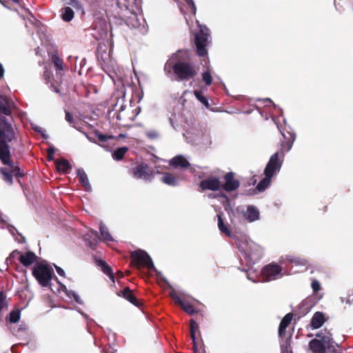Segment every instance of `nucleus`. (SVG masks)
Masks as SVG:
<instances>
[{
  "label": "nucleus",
  "mask_w": 353,
  "mask_h": 353,
  "mask_svg": "<svg viewBox=\"0 0 353 353\" xmlns=\"http://www.w3.org/2000/svg\"><path fill=\"white\" fill-rule=\"evenodd\" d=\"M15 139L16 134L14 130L0 138V161L3 165H8L11 169L10 170L6 167L0 168V174L3 180L9 185H12L13 176H15L21 184L19 178L24 176L23 172L14 164L12 159L10 144Z\"/></svg>",
  "instance_id": "f257e3e1"
},
{
  "label": "nucleus",
  "mask_w": 353,
  "mask_h": 353,
  "mask_svg": "<svg viewBox=\"0 0 353 353\" xmlns=\"http://www.w3.org/2000/svg\"><path fill=\"white\" fill-rule=\"evenodd\" d=\"M181 50L172 55L164 65V70L167 73L172 71L175 75V80L178 81H188L194 79L199 73V67L190 60L183 56Z\"/></svg>",
  "instance_id": "f03ea898"
},
{
  "label": "nucleus",
  "mask_w": 353,
  "mask_h": 353,
  "mask_svg": "<svg viewBox=\"0 0 353 353\" xmlns=\"http://www.w3.org/2000/svg\"><path fill=\"white\" fill-rule=\"evenodd\" d=\"M288 134L289 137H286L285 135L283 134L285 141H283L281 145L280 152H276L270 157V160L264 169L263 173L265 176H268V177H273L277 172L280 171L283 164L282 159L285 154V152L290 150L295 140L294 134Z\"/></svg>",
  "instance_id": "7ed1b4c3"
},
{
  "label": "nucleus",
  "mask_w": 353,
  "mask_h": 353,
  "mask_svg": "<svg viewBox=\"0 0 353 353\" xmlns=\"http://www.w3.org/2000/svg\"><path fill=\"white\" fill-rule=\"evenodd\" d=\"M114 108L117 111V119L119 121V125L123 127H130L131 123L135 120L141 112V108L139 106L134 109L127 108L124 105L123 98L117 99Z\"/></svg>",
  "instance_id": "20e7f679"
},
{
  "label": "nucleus",
  "mask_w": 353,
  "mask_h": 353,
  "mask_svg": "<svg viewBox=\"0 0 353 353\" xmlns=\"http://www.w3.org/2000/svg\"><path fill=\"white\" fill-rule=\"evenodd\" d=\"M32 275L42 287L51 286L54 270L46 263H37L32 268Z\"/></svg>",
  "instance_id": "39448f33"
},
{
  "label": "nucleus",
  "mask_w": 353,
  "mask_h": 353,
  "mask_svg": "<svg viewBox=\"0 0 353 353\" xmlns=\"http://www.w3.org/2000/svg\"><path fill=\"white\" fill-rule=\"evenodd\" d=\"M320 339H312L308 344L310 350L312 353H327L333 349L334 343L332 334L328 332L327 335L321 336L320 333L316 334Z\"/></svg>",
  "instance_id": "423d86ee"
},
{
  "label": "nucleus",
  "mask_w": 353,
  "mask_h": 353,
  "mask_svg": "<svg viewBox=\"0 0 353 353\" xmlns=\"http://www.w3.org/2000/svg\"><path fill=\"white\" fill-rule=\"evenodd\" d=\"M130 265L137 269L146 268L148 270L154 269L152 260L150 255L141 249L134 250L130 253Z\"/></svg>",
  "instance_id": "0eeeda50"
},
{
  "label": "nucleus",
  "mask_w": 353,
  "mask_h": 353,
  "mask_svg": "<svg viewBox=\"0 0 353 353\" xmlns=\"http://www.w3.org/2000/svg\"><path fill=\"white\" fill-rule=\"evenodd\" d=\"M210 30L205 26H200L199 30L194 35V45L198 56L203 57L208 54L207 47L210 43Z\"/></svg>",
  "instance_id": "6e6552de"
},
{
  "label": "nucleus",
  "mask_w": 353,
  "mask_h": 353,
  "mask_svg": "<svg viewBox=\"0 0 353 353\" xmlns=\"http://www.w3.org/2000/svg\"><path fill=\"white\" fill-rule=\"evenodd\" d=\"M282 271V267L275 263L268 264L261 270L263 280L268 282L281 278L283 276Z\"/></svg>",
  "instance_id": "1a4fd4ad"
},
{
  "label": "nucleus",
  "mask_w": 353,
  "mask_h": 353,
  "mask_svg": "<svg viewBox=\"0 0 353 353\" xmlns=\"http://www.w3.org/2000/svg\"><path fill=\"white\" fill-rule=\"evenodd\" d=\"M130 173L137 179H143L144 181H151L153 178L154 172L150 166L142 162L130 170Z\"/></svg>",
  "instance_id": "9d476101"
},
{
  "label": "nucleus",
  "mask_w": 353,
  "mask_h": 353,
  "mask_svg": "<svg viewBox=\"0 0 353 353\" xmlns=\"http://www.w3.org/2000/svg\"><path fill=\"white\" fill-rule=\"evenodd\" d=\"M199 187L203 191H217L221 188V183L219 178L210 176L200 181Z\"/></svg>",
  "instance_id": "9b49d317"
},
{
  "label": "nucleus",
  "mask_w": 353,
  "mask_h": 353,
  "mask_svg": "<svg viewBox=\"0 0 353 353\" xmlns=\"http://www.w3.org/2000/svg\"><path fill=\"white\" fill-rule=\"evenodd\" d=\"M235 174L229 172L223 176L225 183L221 188L226 192H232L237 190L240 186V181L234 178Z\"/></svg>",
  "instance_id": "f8f14e48"
},
{
  "label": "nucleus",
  "mask_w": 353,
  "mask_h": 353,
  "mask_svg": "<svg viewBox=\"0 0 353 353\" xmlns=\"http://www.w3.org/2000/svg\"><path fill=\"white\" fill-rule=\"evenodd\" d=\"M118 296H122L125 299L128 300L132 304L137 307L142 305L141 301L135 296L132 290L128 287L124 288L123 290L117 292Z\"/></svg>",
  "instance_id": "ddd939ff"
},
{
  "label": "nucleus",
  "mask_w": 353,
  "mask_h": 353,
  "mask_svg": "<svg viewBox=\"0 0 353 353\" xmlns=\"http://www.w3.org/2000/svg\"><path fill=\"white\" fill-rule=\"evenodd\" d=\"M39 257L32 251H27L20 254L19 261L25 267H29L34 263Z\"/></svg>",
  "instance_id": "4468645a"
},
{
  "label": "nucleus",
  "mask_w": 353,
  "mask_h": 353,
  "mask_svg": "<svg viewBox=\"0 0 353 353\" xmlns=\"http://www.w3.org/2000/svg\"><path fill=\"white\" fill-rule=\"evenodd\" d=\"M325 321V318L323 312H316L312 317L310 326L312 329L320 328Z\"/></svg>",
  "instance_id": "2eb2a0df"
},
{
  "label": "nucleus",
  "mask_w": 353,
  "mask_h": 353,
  "mask_svg": "<svg viewBox=\"0 0 353 353\" xmlns=\"http://www.w3.org/2000/svg\"><path fill=\"white\" fill-rule=\"evenodd\" d=\"M292 318V313H288L282 319L279 327V334L281 337L285 336V330L290 324Z\"/></svg>",
  "instance_id": "dca6fc26"
},
{
  "label": "nucleus",
  "mask_w": 353,
  "mask_h": 353,
  "mask_svg": "<svg viewBox=\"0 0 353 353\" xmlns=\"http://www.w3.org/2000/svg\"><path fill=\"white\" fill-rule=\"evenodd\" d=\"M96 263L99 267L101 268L102 272L106 274L113 283H114V275L112 268L102 259L97 260Z\"/></svg>",
  "instance_id": "f3484780"
},
{
  "label": "nucleus",
  "mask_w": 353,
  "mask_h": 353,
  "mask_svg": "<svg viewBox=\"0 0 353 353\" xmlns=\"http://www.w3.org/2000/svg\"><path fill=\"white\" fill-rule=\"evenodd\" d=\"M11 101L3 95H0V111L5 115L9 116L12 114Z\"/></svg>",
  "instance_id": "a211bd4d"
},
{
  "label": "nucleus",
  "mask_w": 353,
  "mask_h": 353,
  "mask_svg": "<svg viewBox=\"0 0 353 353\" xmlns=\"http://www.w3.org/2000/svg\"><path fill=\"white\" fill-rule=\"evenodd\" d=\"M13 130L12 124L8 119L3 116H0V138Z\"/></svg>",
  "instance_id": "6ab92c4d"
},
{
  "label": "nucleus",
  "mask_w": 353,
  "mask_h": 353,
  "mask_svg": "<svg viewBox=\"0 0 353 353\" xmlns=\"http://www.w3.org/2000/svg\"><path fill=\"white\" fill-rule=\"evenodd\" d=\"M87 245L92 249L95 250L99 240V234L97 231H91L90 234H88L84 238Z\"/></svg>",
  "instance_id": "aec40b11"
},
{
  "label": "nucleus",
  "mask_w": 353,
  "mask_h": 353,
  "mask_svg": "<svg viewBox=\"0 0 353 353\" xmlns=\"http://www.w3.org/2000/svg\"><path fill=\"white\" fill-rule=\"evenodd\" d=\"M190 338L192 341V344H193L192 348L195 350L196 353H197L198 350H197V342L196 341V332L197 330H199V325L193 319L190 320Z\"/></svg>",
  "instance_id": "412c9836"
},
{
  "label": "nucleus",
  "mask_w": 353,
  "mask_h": 353,
  "mask_svg": "<svg viewBox=\"0 0 353 353\" xmlns=\"http://www.w3.org/2000/svg\"><path fill=\"white\" fill-rule=\"evenodd\" d=\"M55 164L57 171L63 174L68 173L72 168L68 161L65 159L57 160Z\"/></svg>",
  "instance_id": "4be33fe9"
},
{
  "label": "nucleus",
  "mask_w": 353,
  "mask_h": 353,
  "mask_svg": "<svg viewBox=\"0 0 353 353\" xmlns=\"http://www.w3.org/2000/svg\"><path fill=\"white\" fill-rule=\"evenodd\" d=\"M170 164L174 168L181 167L182 168H187L190 166L188 161L182 156H177L172 158Z\"/></svg>",
  "instance_id": "5701e85b"
},
{
  "label": "nucleus",
  "mask_w": 353,
  "mask_h": 353,
  "mask_svg": "<svg viewBox=\"0 0 353 353\" xmlns=\"http://www.w3.org/2000/svg\"><path fill=\"white\" fill-rule=\"evenodd\" d=\"M51 61L55 67L57 74H61V71L63 70V61L59 57L57 52L52 54Z\"/></svg>",
  "instance_id": "b1692460"
},
{
  "label": "nucleus",
  "mask_w": 353,
  "mask_h": 353,
  "mask_svg": "<svg viewBox=\"0 0 353 353\" xmlns=\"http://www.w3.org/2000/svg\"><path fill=\"white\" fill-rule=\"evenodd\" d=\"M245 216H246V218L250 222H252L259 219V212L255 207L250 205L247 208V212L245 214Z\"/></svg>",
  "instance_id": "393cba45"
},
{
  "label": "nucleus",
  "mask_w": 353,
  "mask_h": 353,
  "mask_svg": "<svg viewBox=\"0 0 353 353\" xmlns=\"http://www.w3.org/2000/svg\"><path fill=\"white\" fill-rule=\"evenodd\" d=\"M77 176L80 183L84 187V188L86 190H90L91 186L89 183L88 177L83 169L77 170Z\"/></svg>",
  "instance_id": "a878e982"
},
{
  "label": "nucleus",
  "mask_w": 353,
  "mask_h": 353,
  "mask_svg": "<svg viewBox=\"0 0 353 353\" xmlns=\"http://www.w3.org/2000/svg\"><path fill=\"white\" fill-rule=\"evenodd\" d=\"M178 178L173 174L165 172L163 174V176L161 179V181L168 185L176 186Z\"/></svg>",
  "instance_id": "bb28decb"
},
{
  "label": "nucleus",
  "mask_w": 353,
  "mask_h": 353,
  "mask_svg": "<svg viewBox=\"0 0 353 353\" xmlns=\"http://www.w3.org/2000/svg\"><path fill=\"white\" fill-rule=\"evenodd\" d=\"M74 17V12L70 7H65L61 10V17L65 22L71 21Z\"/></svg>",
  "instance_id": "cd10ccee"
},
{
  "label": "nucleus",
  "mask_w": 353,
  "mask_h": 353,
  "mask_svg": "<svg viewBox=\"0 0 353 353\" xmlns=\"http://www.w3.org/2000/svg\"><path fill=\"white\" fill-rule=\"evenodd\" d=\"M222 216H223V214L222 213H219L217 214V219H218V228L219 229V230L225 234L226 236H231V231L229 229L228 226H227L224 222H223V219L222 218Z\"/></svg>",
  "instance_id": "c85d7f7f"
},
{
  "label": "nucleus",
  "mask_w": 353,
  "mask_h": 353,
  "mask_svg": "<svg viewBox=\"0 0 353 353\" xmlns=\"http://www.w3.org/2000/svg\"><path fill=\"white\" fill-rule=\"evenodd\" d=\"M99 231L104 241H113L114 239L109 232L108 228L102 223H100Z\"/></svg>",
  "instance_id": "c756f323"
},
{
  "label": "nucleus",
  "mask_w": 353,
  "mask_h": 353,
  "mask_svg": "<svg viewBox=\"0 0 353 353\" xmlns=\"http://www.w3.org/2000/svg\"><path fill=\"white\" fill-rule=\"evenodd\" d=\"M128 151L127 147L117 148L112 153V157L116 161H121L123 159L125 153Z\"/></svg>",
  "instance_id": "7c9ffc66"
},
{
  "label": "nucleus",
  "mask_w": 353,
  "mask_h": 353,
  "mask_svg": "<svg viewBox=\"0 0 353 353\" xmlns=\"http://www.w3.org/2000/svg\"><path fill=\"white\" fill-rule=\"evenodd\" d=\"M272 178V177H268V176H265V177L262 180H261L260 182L256 185V190L259 192L264 191L270 185Z\"/></svg>",
  "instance_id": "2f4dec72"
},
{
  "label": "nucleus",
  "mask_w": 353,
  "mask_h": 353,
  "mask_svg": "<svg viewBox=\"0 0 353 353\" xmlns=\"http://www.w3.org/2000/svg\"><path fill=\"white\" fill-rule=\"evenodd\" d=\"M180 307L184 312L190 315H192L196 312V310L194 307L193 305L188 301L184 300Z\"/></svg>",
  "instance_id": "473e14b6"
},
{
  "label": "nucleus",
  "mask_w": 353,
  "mask_h": 353,
  "mask_svg": "<svg viewBox=\"0 0 353 353\" xmlns=\"http://www.w3.org/2000/svg\"><path fill=\"white\" fill-rule=\"evenodd\" d=\"M194 94L196 99L199 101L203 105H205L207 108L210 107V104L208 99L203 94L201 90H194Z\"/></svg>",
  "instance_id": "72a5a7b5"
},
{
  "label": "nucleus",
  "mask_w": 353,
  "mask_h": 353,
  "mask_svg": "<svg viewBox=\"0 0 353 353\" xmlns=\"http://www.w3.org/2000/svg\"><path fill=\"white\" fill-rule=\"evenodd\" d=\"M21 317V310L18 308L12 310L8 316V321L11 323H17Z\"/></svg>",
  "instance_id": "f704fd0d"
},
{
  "label": "nucleus",
  "mask_w": 353,
  "mask_h": 353,
  "mask_svg": "<svg viewBox=\"0 0 353 353\" xmlns=\"http://www.w3.org/2000/svg\"><path fill=\"white\" fill-rule=\"evenodd\" d=\"M65 120L72 125L73 128L77 130L81 131V128L79 126V122L75 121L73 118V116L71 113L68 111H65Z\"/></svg>",
  "instance_id": "c9c22d12"
},
{
  "label": "nucleus",
  "mask_w": 353,
  "mask_h": 353,
  "mask_svg": "<svg viewBox=\"0 0 353 353\" xmlns=\"http://www.w3.org/2000/svg\"><path fill=\"white\" fill-rule=\"evenodd\" d=\"M21 254V252L18 250H13L9 255V256L6 259V264L11 265L14 263V260L17 259L19 260V256Z\"/></svg>",
  "instance_id": "e433bc0d"
},
{
  "label": "nucleus",
  "mask_w": 353,
  "mask_h": 353,
  "mask_svg": "<svg viewBox=\"0 0 353 353\" xmlns=\"http://www.w3.org/2000/svg\"><path fill=\"white\" fill-rule=\"evenodd\" d=\"M94 135L96 138L98 139L99 141H100L101 143H104V142L107 141L108 139H113L112 136L103 134L97 130L94 131Z\"/></svg>",
  "instance_id": "4c0bfd02"
},
{
  "label": "nucleus",
  "mask_w": 353,
  "mask_h": 353,
  "mask_svg": "<svg viewBox=\"0 0 353 353\" xmlns=\"http://www.w3.org/2000/svg\"><path fill=\"white\" fill-rule=\"evenodd\" d=\"M202 80L207 86H209L212 83V77L210 71H204L202 74Z\"/></svg>",
  "instance_id": "58836bf2"
},
{
  "label": "nucleus",
  "mask_w": 353,
  "mask_h": 353,
  "mask_svg": "<svg viewBox=\"0 0 353 353\" xmlns=\"http://www.w3.org/2000/svg\"><path fill=\"white\" fill-rule=\"evenodd\" d=\"M170 296L173 299L174 303L179 305V306L184 301L183 299H181L180 296L177 294V293L173 290H171L169 293Z\"/></svg>",
  "instance_id": "ea45409f"
},
{
  "label": "nucleus",
  "mask_w": 353,
  "mask_h": 353,
  "mask_svg": "<svg viewBox=\"0 0 353 353\" xmlns=\"http://www.w3.org/2000/svg\"><path fill=\"white\" fill-rule=\"evenodd\" d=\"M68 3L76 10L83 9L82 4L79 0H69V2Z\"/></svg>",
  "instance_id": "a19ab883"
},
{
  "label": "nucleus",
  "mask_w": 353,
  "mask_h": 353,
  "mask_svg": "<svg viewBox=\"0 0 353 353\" xmlns=\"http://www.w3.org/2000/svg\"><path fill=\"white\" fill-rule=\"evenodd\" d=\"M146 137L151 140L156 139L159 137V133L156 130H150L145 132Z\"/></svg>",
  "instance_id": "79ce46f5"
},
{
  "label": "nucleus",
  "mask_w": 353,
  "mask_h": 353,
  "mask_svg": "<svg viewBox=\"0 0 353 353\" xmlns=\"http://www.w3.org/2000/svg\"><path fill=\"white\" fill-rule=\"evenodd\" d=\"M311 287L314 292H318L321 289L320 283L316 279L312 280Z\"/></svg>",
  "instance_id": "37998d69"
},
{
  "label": "nucleus",
  "mask_w": 353,
  "mask_h": 353,
  "mask_svg": "<svg viewBox=\"0 0 353 353\" xmlns=\"http://www.w3.org/2000/svg\"><path fill=\"white\" fill-rule=\"evenodd\" d=\"M6 296L3 291H0V312L6 305Z\"/></svg>",
  "instance_id": "c03bdc74"
},
{
  "label": "nucleus",
  "mask_w": 353,
  "mask_h": 353,
  "mask_svg": "<svg viewBox=\"0 0 353 353\" xmlns=\"http://www.w3.org/2000/svg\"><path fill=\"white\" fill-rule=\"evenodd\" d=\"M43 79L46 81V83H48L50 81L51 77H52V72L48 70L47 68H46V70L43 72Z\"/></svg>",
  "instance_id": "a18cd8bd"
},
{
  "label": "nucleus",
  "mask_w": 353,
  "mask_h": 353,
  "mask_svg": "<svg viewBox=\"0 0 353 353\" xmlns=\"http://www.w3.org/2000/svg\"><path fill=\"white\" fill-rule=\"evenodd\" d=\"M55 150L53 147H50L47 150V154H48V161H52L54 160V154Z\"/></svg>",
  "instance_id": "49530a36"
},
{
  "label": "nucleus",
  "mask_w": 353,
  "mask_h": 353,
  "mask_svg": "<svg viewBox=\"0 0 353 353\" xmlns=\"http://www.w3.org/2000/svg\"><path fill=\"white\" fill-rule=\"evenodd\" d=\"M187 4L190 8L192 12L194 15L196 14V8L193 0H185Z\"/></svg>",
  "instance_id": "de8ad7c7"
},
{
  "label": "nucleus",
  "mask_w": 353,
  "mask_h": 353,
  "mask_svg": "<svg viewBox=\"0 0 353 353\" xmlns=\"http://www.w3.org/2000/svg\"><path fill=\"white\" fill-rule=\"evenodd\" d=\"M54 268L57 270V272L58 273V274L59 276H65V272L61 268H60L59 266H57V265H54Z\"/></svg>",
  "instance_id": "09e8293b"
},
{
  "label": "nucleus",
  "mask_w": 353,
  "mask_h": 353,
  "mask_svg": "<svg viewBox=\"0 0 353 353\" xmlns=\"http://www.w3.org/2000/svg\"><path fill=\"white\" fill-rule=\"evenodd\" d=\"M86 137L92 142L93 143H96V141H95V137L94 135V132L91 134H85Z\"/></svg>",
  "instance_id": "8fccbe9b"
},
{
  "label": "nucleus",
  "mask_w": 353,
  "mask_h": 353,
  "mask_svg": "<svg viewBox=\"0 0 353 353\" xmlns=\"http://www.w3.org/2000/svg\"><path fill=\"white\" fill-rule=\"evenodd\" d=\"M290 261L292 262V263H301L303 265H304L305 263H301L300 262V260L298 259H290Z\"/></svg>",
  "instance_id": "3c124183"
},
{
  "label": "nucleus",
  "mask_w": 353,
  "mask_h": 353,
  "mask_svg": "<svg viewBox=\"0 0 353 353\" xmlns=\"http://www.w3.org/2000/svg\"><path fill=\"white\" fill-rule=\"evenodd\" d=\"M4 70L3 68L2 65L0 63V79L3 76Z\"/></svg>",
  "instance_id": "603ef678"
},
{
  "label": "nucleus",
  "mask_w": 353,
  "mask_h": 353,
  "mask_svg": "<svg viewBox=\"0 0 353 353\" xmlns=\"http://www.w3.org/2000/svg\"><path fill=\"white\" fill-rule=\"evenodd\" d=\"M74 300H75L77 303H80V301H79V296L78 295L74 294Z\"/></svg>",
  "instance_id": "864d4df0"
},
{
  "label": "nucleus",
  "mask_w": 353,
  "mask_h": 353,
  "mask_svg": "<svg viewBox=\"0 0 353 353\" xmlns=\"http://www.w3.org/2000/svg\"><path fill=\"white\" fill-rule=\"evenodd\" d=\"M117 274H118L119 276H120V277H123V272H121V271H119L117 272Z\"/></svg>",
  "instance_id": "5fc2aeb1"
},
{
  "label": "nucleus",
  "mask_w": 353,
  "mask_h": 353,
  "mask_svg": "<svg viewBox=\"0 0 353 353\" xmlns=\"http://www.w3.org/2000/svg\"><path fill=\"white\" fill-rule=\"evenodd\" d=\"M54 90L56 92H59V90H58L57 88H55V87H54Z\"/></svg>",
  "instance_id": "6e6d98bb"
}]
</instances>
